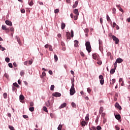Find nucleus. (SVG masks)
Returning <instances> with one entry per match:
<instances>
[{
	"mask_svg": "<svg viewBox=\"0 0 130 130\" xmlns=\"http://www.w3.org/2000/svg\"><path fill=\"white\" fill-rule=\"evenodd\" d=\"M76 93V89H75V84L74 82H72V86L70 90V94L71 96H73L74 94Z\"/></svg>",
	"mask_w": 130,
	"mask_h": 130,
	"instance_id": "1",
	"label": "nucleus"
},
{
	"mask_svg": "<svg viewBox=\"0 0 130 130\" xmlns=\"http://www.w3.org/2000/svg\"><path fill=\"white\" fill-rule=\"evenodd\" d=\"M85 46L86 50L88 51V53H90L91 49H92V48H91V44L90 43V42H86L85 43Z\"/></svg>",
	"mask_w": 130,
	"mask_h": 130,
	"instance_id": "2",
	"label": "nucleus"
},
{
	"mask_svg": "<svg viewBox=\"0 0 130 130\" xmlns=\"http://www.w3.org/2000/svg\"><path fill=\"white\" fill-rule=\"evenodd\" d=\"M74 14H75V16L74 17V20L76 21L78 20V17H79V10L78 9H76L73 11Z\"/></svg>",
	"mask_w": 130,
	"mask_h": 130,
	"instance_id": "3",
	"label": "nucleus"
},
{
	"mask_svg": "<svg viewBox=\"0 0 130 130\" xmlns=\"http://www.w3.org/2000/svg\"><path fill=\"white\" fill-rule=\"evenodd\" d=\"M112 38L113 41L115 42V44H118V43H119V39H118V38H117L115 36H112Z\"/></svg>",
	"mask_w": 130,
	"mask_h": 130,
	"instance_id": "4",
	"label": "nucleus"
},
{
	"mask_svg": "<svg viewBox=\"0 0 130 130\" xmlns=\"http://www.w3.org/2000/svg\"><path fill=\"white\" fill-rule=\"evenodd\" d=\"M99 78L101 85H104V78L103 77V75H100Z\"/></svg>",
	"mask_w": 130,
	"mask_h": 130,
	"instance_id": "5",
	"label": "nucleus"
},
{
	"mask_svg": "<svg viewBox=\"0 0 130 130\" xmlns=\"http://www.w3.org/2000/svg\"><path fill=\"white\" fill-rule=\"evenodd\" d=\"M52 96H53V97H60V96H61V94L59 92H56L52 94Z\"/></svg>",
	"mask_w": 130,
	"mask_h": 130,
	"instance_id": "6",
	"label": "nucleus"
},
{
	"mask_svg": "<svg viewBox=\"0 0 130 130\" xmlns=\"http://www.w3.org/2000/svg\"><path fill=\"white\" fill-rule=\"evenodd\" d=\"M80 124L82 127H84V126H86V124H88V122L85 121V120H83L80 122Z\"/></svg>",
	"mask_w": 130,
	"mask_h": 130,
	"instance_id": "7",
	"label": "nucleus"
},
{
	"mask_svg": "<svg viewBox=\"0 0 130 130\" xmlns=\"http://www.w3.org/2000/svg\"><path fill=\"white\" fill-rule=\"evenodd\" d=\"M92 57L93 59H95V60H98V59H99V56L97 54H93L92 55Z\"/></svg>",
	"mask_w": 130,
	"mask_h": 130,
	"instance_id": "8",
	"label": "nucleus"
},
{
	"mask_svg": "<svg viewBox=\"0 0 130 130\" xmlns=\"http://www.w3.org/2000/svg\"><path fill=\"white\" fill-rule=\"evenodd\" d=\"M16 39L17 41V42H18V44H19V45H22V42H21V40L20 39V37L16 36Z\"/></svg>",
	"mask_w": 130,
	"mask_h": 130,
	"instance_id": "9",
	"label": "nucleus"
},
{
	"mask_svg": "<svg viewBox=\"0 0 130 130\" xmlns=\"http://www.w3.org/2000/svg\"><path fill=\"white\" fill-rule=\"evenodd\" d=\"M116 62H117V63H121V62H122V61H123V59H122L121 58H118L116 60Z\"/></svg>",
	"mask_w": 130,
	"mask_h": 130,
	"instance_id": "10",
	"label": "nucleus"
},
{
	"mask_svg": "<svg viewBox=\"0 0 130 130\" xmlns=\"http://www.w3.org/2000/svg\"><path fill=\"white\" fill-rule=\"evenodd\" d=\"M5 23L6 25H8V26H13V23H12L11 21H10L9 20H6L5 21Z\"/></svg>",
	"mask_w": 130,
	"mask_h": 130,
	"instance_id": "11",
	"label": "nucleus"
},
{
	"mask_svg": "<svg viewBox=\"0 0 130 130\" xmlns=\"http://www.w3.org/2000/svg\"><path fill=\"white\" fill-rule=\"evenodd\" d=\"M78 4H79V2L78 1H76L75 2L74 4L73 5L72 8L73 9H76V8L78 7Z\"/></svg>",
	"mask_w": 130,
	"mask_h": 130,
	"instance_id": "12",
	"label": "nucleus"
},
{
	"mask_svg": "<svg viewBox=\"0 0 130 130\" xmlns=\"http://www.w3.org/2000/svg\"><path fill=\"white\" fill-rule=\"evenodd\" d=\"M115 107L118 108V109H119V110H121V106L119 105V104H118V103H116L115 104Z\"/></svg>",
	"mask_w": 130,
	"mask_h": 130,
	"instance_id": "13",
	"label": "nucleus"
},
{
	"mask_svg": "<svg viewBox=\"0 0 130 130\" xmlns=\"http://www.w3.org/2000/svg\"><path fill=\"white\" fill-rule=\"evenodd\" d=\"M2 30H5L6 31H10V29L7 28V26L3 25L2 26Z\"/></svg>",
	"mask_w": 130,
	"mask_h": 130,
	"instance_id": "14",
	"label": "nucleus"
},
{
	"mask_svg": "<svg viewBox=\"0 0 130 130\" xmlns=\"http://www.w3.org/2000/svg\"><path fill=\"white\" fill-rule=\"evenodd\" d=\"M67 106V103H63L61 106L59 107V109H61V108H64V107H66Z\"/></svg>",
	"mask_w": 130,
	"mask_h": 130,
	"instance_id": "15",
	"label": "nucleus"
},
{
	"mask_svg": "<svg viewBox=\"0 0 130 130\" xmlns=\"http://www.w3.org/2000/svg\"><path fill=\"white\" fill-rule=\"evenodd\" d=\"M74 43H75L74 46L75 47H78V46H79V41H78L77 40H75L74 41Z\"/></svg>",
	"mask_w": 130,
	"mask_h": 130,
	"instance_id": "16",
	"label": "nucleus"
},
{
	"mask_svg": "<svg viewBox=\"0 0 130 130\" xmlns=\"http://www.w3.org/2000/svg\"><path fill=\"white\" fill-rule=\"evenodd\" d=\"M66 36L67 39H71V34L70 32H66Z\"/></svg>",
	"mask_w": 130,
	"mask_h": 130,
	"instance_id": "17",
	"label": "nucleus"
},
{
	"mask_svg": "<svg viewBox=\"0 0 130 130\" xmlns=\"http://www.w3.org/2000/svg\"><path fill=\"white\" fill-rule=\"evenodd\" d=\"M64 28H66V24L63 22H62L61 25V29H62V30H63Z\"/></svg>",
	"mask_w": 130,
	"mask_h": 130,
	"instance_id": "18",
	"label": "nucleus"
},
{
	"mask_svg": "<svg viewBox=\"0 0 130 130\" xmlns=\"http://www.w3.org/2000/svg\"><path fill=\"white\" fill-rule=\"evenodd\" d=\"M115 118H116L117 119V120H119V119H120L121 118V117L120 116V115L118 114V115H116L115 116Z\"/></svg>",
	"mask_w": 130,
	"mask_h": 130,
	"instance_id": "19",
	"label": "nucleus"
},
{
	"mask_svg": "<svg viewBox=\"0 0 130 130\" xmlns=\"http://www.w3.org/2000/svg\"><path fill=\"white\" fill-rule=\"evenodd\" d=\"M115 70H116L115 68L112 69L110 71V74H112V75L113 74H114V73H115Z\"/></svg>",
	"mask_w": 130,
	"mask_h": 130,
	"instance_id": "20",
	"label": "nucleus"
},
{
	"mask_svg": "<svg viewBox=\"0 0 130 130\" xmlns=\"http://www.w3.org/2000/svg\"><path fill=\"white\" fill-rule=\"evenodd\" d=\"M19 99L20 100H21V101H23V100H24V99H25V98L24 97V95H20L19 96Z\"/></svg>",
	"mask_w": 130,
	"mask_h": 130,
	"instance_id": "21",
	"label": "nucleus"
},
{
	"mask_svg": "<svg viewBox=\"0 0 130 130\" xmlns=\"http://www.w3.org/2000/svg\"><path fill=\"white\" fill-rule=\"evenodd\" d=\"M54 59L55 61H57V60H58V57H57V55H56V54H55L54 56Z\"/></svg>",
	"mask_w": 130,
	"mask_h": 130,
	"instance_id": "22",
	"label": "nucleus"
},
{
	"mask_svg": "<svg viewBox=\"0 0 130 130\" xmlns=\"http://www.w3.org/2000/svg\"><path fill=\"white\" fill-rule=\"evenodd\" d=\"M104 110V109L103 108V107H101L100 108V114H101L103 112V111Z\"/></svg>",
	"mask_w": 130,
	"mask_h": 130,
	"instance_id": "23",
	"label": "nucleus"
},
{
	"mask_svg": "<svg viewBox=\"0 0 130 130\" xmlns=\"http://www.w3.org/2000/svg\"><path fill=\"white\" fill-rule=\"evenodd\" d=\"M13 86H14V87H16L17 88H19V87H20V86L18 85V83H13Z\"/></svg>",
	"mask_w": 130,
	"mask_h": 130,
	"instance_id": "24",
	"label": "nucleus"
},
{
	"mask_svg": "<svg viewBox=\"0 0 130 130\" xmlns=\"http://www.w3.org/2000/svg\"><path fill=\"white\" fill-rule=\"evenodd\" d=\"M95 121V123L96 124H98V121H99V117L98 116L96 117Z\"/></svg>",
	"mask_w": 130,
	"mask_h": 130,
	"instance_id": "25",
	"label": "nucleus"
},
{
	"mask_svg": "<svg viewBox=\"0 0 130 130\" xmlns=\"http://www.w3.org/2000/svg\"><path fill=\"white\" fill-rule=\"evenodd\" d=\"M29 3L28 5H29V6H30V7H32V6L33 5H34V3H33V1H31L30 2V0H29Z\"/></svg>",
	"mask_w": 130,
	"mask_h": 130,
	"instance_id": "26",
	"label": "nucleus"
},
{
	"mask_svg": "<svg viewBox=\"0 0 130 130\" xmlns=\"http://www.w3.org/2000/svg\"><path fill=\"white\" fill-rule=\"evenodd\" d=\"M43 110L44 111H45V112H48V111L47 110V108H46V107H45V106L43 107Z\"/></svg>",
	"mask_w": 130,
	"mask_h": 130,
	"instance_id": "27",
	"label": "nucleus"
},
{
	"mask_svg": "<svg viewBox=\"0 0 130 130\" xmlns=\"http://www.w3.org/2000/svg\"><path fill=\"white\" fill-rule=\"evenodd\" d=\"M3 97L5 99H7V97H8V94L6 92L3 94Z\"/></svg>",
	"mask_w": 130,
	"mask_h": 130,
	"instance_id": "28",
	"label": "nucleus"
},
{
	"mask_svg": "<svg viewBox=\"0 0 130 130\" xmlns=\"http://www.w3.org/2000/svg\"><path fill=\"white\" fill-rule=\"evenodd\" d=\"M61 128H62V125H61V124L59 125V126L57 128V129L58 130H61Z\"/></svg>",
	"mask_w": 130,
	"mask_h": 130,
	"instance_id": "29",
	"label": "nucleus"
},
{
	"mask_svg": "<svg viewBox=\"0 0 130 130\" xmlns=\"http://www.w3.org/2000/svg\"><path fill=\"white\" fill-rule=\"evenodd\" d=\"M29 111H31V112H33V111H34V107H30L29 108Z\"/></svg>",
	"mask_w": 130,
	"mask_h": 130,
	"instance_id": "30",
	"label": "nucleus"
},
{
	"mask_svg": "<svg viewBox=\"0 0 130 130\" xmlns=\"http://www.w3.org/2000/svg\"><path fill=\"white\" fill-rule=\"evenodd\" d=\"M115 79H113L112 80V82H110V84H111V85H114V83H115Z\"/></svg>",
	"mask_w": 130,
	"mask_h": 130,
	"instance_id": "31",
	"label": "nucleus"
},
{
	"mask_svg": "<svg viewBox=\"0 0 130 130\" xmlns=\"http://www.w3.org/2000/svg\"><path fill=\"white\" fill-rule=\"evenodd\" d=\"M51 91H53L54 90V85H52L50 87Z\"/></svg>",
	"mask_w": 130,
	"mask_h": 130,
	"instance_id": "32",
	"label": "nucleus"
},
{
	"mask_svg": "<svg viewBox=\"0 0 130 130\" xmlns=\"http://www.w3.org/2000/svg\"><path fill=\"white\" fill-rule=\"evenodd\" d=\"M46 106H48V107L50 106V102H49V101H47L46 103Z\"/></svg>",
	"mask_w": 130,
	"mask_h": 130,
	"instance_id": "33",
	"label": "nucleus"
},
{
	"mask_svg": "<svg viewBox=\"0 0 130 130\" xmlns=\"http://www.w3.org/2000/svg\"><path fill=\"white\" fill-rule=\"evenodd\" d=\"M107 20L108 22L111 21V19H110V17H109V16L108 15H107Z\"/></svg>",
	"mask_w": 130,
	"mask_h": 130,
	"instance_id": "34",
	"label": "nucleus"
},
{
	"mask_svg": "<svg viewBox=\"0 0 130 130\" xmlns=\"http://www.w3.org/2000/svg\"><path fill=\"white\" fill-rule=\"evenodd\" d=\"M9 128H10V130H15V128L13 127V126L9 125Z\"/></svg>",
	"mask_w": 130,
	"mask_h": 130,
	"instance_id": "35",
	"label": "nucleus"
},
{
	"mask_svg": "<svg viewBox=\"0 0 130 130\" xmlns=\"http://www.w3.org/2000/svg\"><path fill=\"white\" fill-rule=\"evenodd\" d=\"M20 75L21 76H24V75H25V73H24V71H21L20 73Z\"/></svg>",
	"mask_w": 130,
	"mask_h": 130,
	"instance_id": "36",
	"label": "nucleus"
},
{
	"mask_svg": "<svg viewBox=\"0 0 130 130\" xmlns=\"http://www.w3.org/2000/svg\"><path fill=\"white\" fill-rule=\"evenodd\" d=\"M5 61H6V62H10V58L9 57L6 58Z\"/></svg>",
	"mask_w": 130,
	"mask_h": 130,
	"instance_id": "37",
	"label": "nucleus"
},
{
	"mask_svg": "<svg viewBox=\"0 0 130 130\" xmlns=\"http://www.w3.org/2000/svg\"><path fill=\"white\" fill-rule=\"evenodd\" d=\"M59 12V10L58 9H57L55 10V11H54L55 14H57Z\"/></svg>",
	"mask_w": 130,
	"mask_h": 130,
	"instance_id": "38",
	"label": "nucleus"
},
{
	"mask_svg": "<svg viewBox=\"0 0 130 130\" xmlns=\"http://www.w3.org/2000/svg\"><path fill=\"white\" fill-rule=\"evenodd\" d=\"M85 120H86V121H88V120H89V116H88V115H87L85 117Z\"/></svg>",
	"mask_w": 130,
	"mask_h": 130,
	"instance_id": "39",
	"label": "nucleus"
},
{
	"mask_svg": "<svg viewBox=\"0 0 130 130\" xmlns=\"http://www.w3.org/2000/svg\"><path fill=\"white\" fill-rule=\"evenodd\" d=\"M114 67L115 69H116V67H117V62H116V61H115V62L114 64Z\"/></svg>",
	"mask_w": 130,
	"mask_h": 130,
	"instance_id": "40",
	"label": "nucleus"
},
{
	"mask_svg": "<svg viewBox=\"0 0 130 130\" xmlns=\"http://www.w3.org/2000/svg\"><path fill=\"white\" fill-rule=\"evenodd\" d=\"M4 77H5V78H7V79H9V75H8V74L5 73L4 74Z\"/></svg>",
	"mask_w": 130,
	"mask_h": 130,
	"instance_id": "41",
	"label": "nucleus"
},
{
	"mask_svg": "<svg viewBox=\"0 0 130 130\" xmlns=\"http://www.w3.org/2000/svg\"><path fill=\"white\" fill-rule=\"evenodd\" d=\"M8 66L9 68H13V64L12 63H8Z\"/></svg>",
	"mask_w": 130,
	"mask_h": 130,
	"instance_id": "42",
	"label": "nucleus"
},
{
	"mask_svg": "<svg viewBox=\"0 0 130 130\" xmlns=\"http://www.w3.org/2000/svg\"><path fill=\"white\" fill-rule=\"evenodd\" d=\"M49 50H50V51H52V50H53V49H52V46H51V45H49Z\"/></svg>",
	"mask_w": 130,
	"mask_h": 130,
	"instance_id": "43",
	"label": "nucleus"
},
{
	"mask_svg": "<svg viewBox=\"0 0 130 130\" xmlns=\"http://www.w3.org/2000/svg\"><path fill=\"white\" fill-rule=\"evenodd\" d=\"M100 22L101 24H102L103 23V19L102 18V17L100 18Z\"/></svg>",
	"mask_w": 130,
	"mask_h": 130,
	"instance_id": "44",
	"label": "nucleus"
},
{
	"mask_svg": "<svg viewBox=\"0 0 130 130\" xmlns=\"http://www.w3.org/2000/svg\"><path fill=\"white\" fill-rule=\"evenodd\" d=\"M96 127L95 126H92L90 128V130H96Z\"/></svg>",
	"mask_w": 130,
	"mask_h": 130,
	"instance_id": "45",
	"label": "nucleus"
},
{
	"mask_svg": "<svg viewBox=\"0 0 130 130\" xmlns=\"http://www.w3.org/2000/svg\"><path fill=\"white\" fill-rule=\"evenodd\" d=\"M105 115H106L105 113H102V117H103V118H105Z\"/></svg>",
	"mask_w": 130,
	"mask_h": 130,
	"instance_id": "46",
	"label": "nucleus"
},
{
	"mask_svg": "<svg viewBox=\"0 0 130 130\" xmlns=\"http://www.w3.org/2000/svg\"><path fill=\"white\" fill-rule=\"evenodd\" d=\"M102 128L100 125H99V126H98L96 127V129H98V130H101Z\"/></svg>",
	"mask_w": 130,
	"mask_h": 130,
	"instance_id": "47",
	"label": "nucleus"
},
{
	"mask_svg": "<svg viewBox=\"0 0 130 130\" xmlns=\"http://www.w3.org/2000/svg\"><path fill=\"white\" fill-rule=\"evenodd\" d=\"M115 128H116V130H120V128H119V127L118 126V125H116V126H115Z\"/></svg>",
	"mask_w": 130,
	"mask_h": 130,
	"instance_id": "48",
	"label": "nucleus"
},
{
	"mask_svg": "<svg viewBox=\"0 0 130 130\" xmlns=\"http://www.w3.org/2000/svg\"><path fill=\"white\" fill-rule=\"evenodd\" d=\"M72 106H73V107H76V104H75V103L72 102L71 104Z\"/></svg>",
	"mask_w": 130,
	"mask_h": 130,
	"instance_id": "49",
	"label": "nucleus"
},
{
	"mask_svg": "<svg viewBox=\"0 0 130 130\" xmlns=\"http://www.w3.org/2000/svg\"><path fill=\"white\" fill-rule=\"evenodd\" d=\"M30 104V106H34V103H33V102H31L29 103Z\"/></svg>",
	"mask_w": 130,
	"mask_h": 130,
	"instance_id": "50",
	"label": "nucleus"
},
{
	"mask_svg": "<svg viewBox=\"0 0 130 130\" xmlns=\"http://www.w3.org/2000/svg\"><path fill=\"white\" fill-rule=\"evenodd\" d=\"M84 32L85 33H88V32H89V29L88 28H85L84 29Z\"/></svg>",
	"mask_w": 130,
	"mask_h": 130,
	"instance_id": "51",
	"label": "nucleus"
},
{
	"mask_svg": "<svg viewBox=\"0 0 130 130\" xmlns=\"http://www.w3.org/2000/svg\"><path fill=\"white\" fill-rule=\"evenodd\" d=\"M87 91L88 92V93H91V89L90 88H88L87 89Z\"/></svg>",
	"mask_w": 130,
	"mask_h": 130,
	"instance_id": "52",
	"label": "nucleus"
},
{
	"mask_svg": "<svg viewBox=\"0 0 130 130\" xmlns=\"http://www.w3.org/2000/svg\"><path fill=\"white\" fill-rule=\"evenodd\" d=\"M32 62L31 60L27 61V64H32Z\"/></svg>",
	"mask_w": 130,
	"mask_h": 130,
	"instance_id": "53",
	"label": "nucleus"
},
{
	"mask_svg": "<svg viewBox=\"0 0 130 130\" xmlns=\"http://www.w3.org/2000/svg\"><path fill=\"white\" fill-rule=\"evenodd\" d=\"M23 118H28L29 117L26 115H23Z\"/></svg>",
	"mask_w": 130,
	"mask_h": 130,
	"instance_id": "54",
	"label": "nucleus"
},
{
	"mask_svg": "<svg viewBox=\"0 0 130 130\" xmlns=\"http://www.w3.org/2000/svg\"><path fill=\"white\" fill-rule=\"evenodd\" d=\"M21 13H22V14H25V9H21Z\"/></svg>",
	"mask_w": 130,
	"mask_h": 130,
	"instance_id": "55",
	"label": "nucleus"
},
{
	"mask_svg": "<svg viewBox=\"0 0 130 130\" xmlns=\"http://www.w3.org/2000/svg\"><path fill=\"white\" fill-rule=\"evenodd\" d=\"M97 63H98V64L101 65V64H102V61H98L97 62Z\"/></svg>",
	"mask_w": 130,
	"mask_h": 130,
	"instance_id": "56",
	"label": "nucleus"
},
{
	"mask_svg": "<svg viewBox=\"0 0 130 130\" xmlns=\"http://www.w3.org/2000/svg\"><path fill=\"white\" fill-rule=\"evenodd\" d=\"M112 11L113 14H115V12H116V9H115V8H113Z\"/></svg>",
	"mask_w": 130,
	"mask_h": 130,
	"instance_id": "57",
	"label": "nucleus"
},
{
	"mask_svg": "<svg viewBox=\"0 0 130 130\" xmlns=\"http://www.w3.org/2000/svg\"><path fill=\"white\" fill-rule=\"evenodd\" d=\"M49 74H50L51 75H52L53 73L52 72V71L49 70Z\"/></svg>",
	"mask_w": 130,
	"mask_h": 130,
	"instance_id": "58",
	"label": "nucleus"
},
{
	"mask_svg": "<svg viewBox=\"0 0 130 130\" xmlns=\"http://www.w3.org/2000/svg\"><path fill=\"white\" fill-rule=\"evenodd\" d=\"M80 55H81V56H85V54H84L83 52H81Z\"/></svg>",
	"mask_w": 130,
	"mask_h": 130,
	"instance_id": "59",
	"label": "nucleus"
},
{
	"mask_svg": "<svg viewBox=\"0 0 130 130\" xmlns=\"http://www.w3.org/2000/svg\"><path fill=\"white\" fill-rule=\"evenodd\" d=\"M10 31H11V32H14V31H15V29H14L13 27H11L10 28Z\"/></svg>",
	"mask_w": 130,
	"mask_h": 130,
	"instance_id": "60",
	"label": "nucleus"
},
{
	"mask_svg": "<svg viewBox=\"0 0 130 130\" xmlns=\"http://www.w3.org/2000/svg\"><path fill=\"white\" fill-rule=\"evenodd\" d=\"M42 75L43 77H45V76H46V73H45V72H43Z\"/></svg>",
	"mask_w": 130,
	"mask_h": 130,
	"instance_id": "61",
	"label": "nucleus"
},
{
	"mask_svg": "<svg viewBox=\"0 0 130 130\" xmlns=\"http://www.w3.org/2000/svg\"><path fill=\"white\" fill-rule=\"evenodd\" d=\"M107 121V120L105 118H104V119H103V123H105Z\"/></svg>",
	"mask_w": 130,
	"mask_h": 130,
	"instance_id": "62",
	"label": "nucleus"
},
{
	"mask_svg": "<svg viewBox=\"0 0 130 130\" xmlns=\"http://www.w3.org/2000/svg\"><path fill=\"white\" fill-rule=\"evenodd\" d=\"M49 47V45L48 44H46L45 45V48H48Z\"/></svg>",
	"mask_w": 130,
	"mask_h": 130,
	"instance_id": "63",
	"label": "nucleus"
},
{
	"mask_svg": "<svg viewBox=\"0 0 130 130\" xmlns=\"http://www.w3.org/2000/svg\"><path fill=\"white\" fill-rule=\"evenodd\" d=\"M127 21L128 23H130V17H129L128 18H127Z\"/></svg>",
	"mask_w": 130,
	"mask_h": 130,
	"instance_id": "64",
	"label": "nucleus"
}]
</instances>
